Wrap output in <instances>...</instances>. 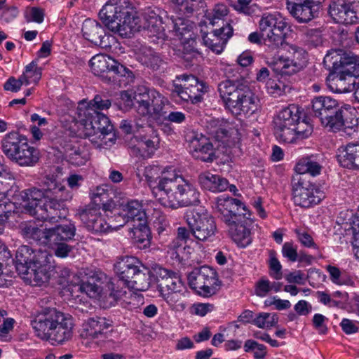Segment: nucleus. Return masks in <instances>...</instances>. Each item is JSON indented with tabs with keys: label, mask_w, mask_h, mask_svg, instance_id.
<instances>
[{
	"label": "nucleus",
	"mask_w": 359,
	"mask_h": 359,
	"mask_svg": "<svg viewBox=\"0 0 359 359\" xmlns=\"http://www.w3.org/2000/svg\"><path fill=\"white\" fill-rule=\"evenodd\" d=\"M99 17L109 31L122 38H130L141 27L154 35L160 34L164 29L162 18L155 10L148 9L144 13V22L142 25L140 15L135 8L111 1L104 4L99 12Z\"/></svg>",
	"instance_id": "f257e3e1"
},
{
	"label": "nucleus",
	"mask_w": 359,
	"mask_h": 359,
	"mask_svg": "<svg viewBox=\"0 0 359 359\" xmlns=\"http://www.w3.org/2000/svg\"><path fill=\"white\" fill-rule=\"evenodd\" d=\"M216 208L221 219L229 226V233L238 246L245 248L252 242L250 229L246 226L245 206L233 198H219Z\"/></svg>",
	"instance_id": "f03ea898"
},
{
	"label": "nucleus",
	"mask_w": 359,
	"mask_h": 359,
	"mask_svg": "<svg viewBox=\"0 0 359 359\" xmlns=\"http://www.w3.org/2000/svg\"><path fill=\"white\" fill-rule=\"evenodd\" d=\"M218 91L226 107L235 116L252 114L257 109L258 98L243 78L220 82Z\"/></svg>",
	"instance_id": "7ed1b4c3"
},
{
	"label": "nucleus",
	"mask_w": 359,
	"mask_h": 359,
	"mask_svg": "<svg viewBox=\"0 0 359 359\" xmlns=\"http://www.w3.org/2000/svg\"><path fill=\"white\" fill-rule=\"evenodd\" d=\"M90 69L95 76L114 88L121 87L135 79L133 72L107 55L97 54L89 61Z\"/></svg>",
	"instance_id": "20e7f679"
},
{
	"label": "nucleus",
	"mask_w": 359,
	"mask_h": 359,
	"mask_svg": "<svg viewBox=\"0 0 359 359\" xmlns=\"http://www.w3.org/2000/svg\"><path fill=\"white\" fill-rule=\"evenodd\" d=\"M114 270L119 280L131 290L146 291L150 287V269L135 257L119 258L114 264Z\"/></svg>",
	"instance_id": "39448f33"
},
{
	"label": "nucleus",
	"mask_w": 359,
	"mask_h": 359,
	"mask_svg": "<svg viewBox=\"0 0 359 359\" xmlns=\"http://www.w3.org/2000/svg\"><path fill=\"white\" fill-rule=\"evenodd\" d=\"M4 155L12 162L22 167L34 166L39 161V151L30 146L27 140L17 132H11L1 140Z\"/></svg>",
	"instance_id": "423d86ee"
},
{
	"label": "nucleus",
	"mask_w": 359,
	"mask_h": 359,
	"mask_svg": "<svg viewBox=\"0 0 359 359\" xmlns=\"http://www.w3.org/2000/svg\"><path fill=\"white\" fill-rule=\"evenodd\" d=\"M323 64L327 69L337 74L333 79L336 83L344 81L346 76L359 79V56L351 51L331 50L325 56Z\"/></svg>",
	"instance_id": "0eeeda50"
},
{
	"label": "nucleus",
	"mask_w": 359,
	"mask_h": 359,
	"mask_svg": "<svg viewBox=\"0 0 359 359\" xmlns=\"http://www.w3.org/2000/svg\"><path fill=\"white\" fill-rule=\"evenodd\" d=\"M188 181L181 175L175 172H167L162 175L157 185L153 187V194L159 203L172 209H176L177 200L183 193Z\"/></svg>",
	"instance_id": "6e6552de"
},
{
	"label": "nucleus",
	"mask_w": 359,
	"mask_h": 359,
	"mask_svg": "<svg viewBox=\"0 0 359 359\" xmlns=\"http://www.w3.org/2000/svg\"><path fill=\"white\" fill-rule=\"evenodd\" d=\"M187 278L190 287L203 297L215 294L220 285L216 271L205 265L195 268Z\"/></svg>",
	"instance_id": "1a4fd4ad"
},
{
	"label": "nucleus",
	"mask_w": 359,
	"mask_h": 359,
	"mask_svg": "<svg viewBox=\"0 0 359 359\" xmlns=\"http://www.w3.org/2000/svg\"><path fill=\"white\" fill-rule=\"evenodd\" d=\"M308 176L295 175L292 179V198L296 205L309 208L322 200V193Z\"/></svg>",
	"instance_id": "9d476101"
},
{
	"label": "nucleus",
	"mask_w": 359,
	"mask_h": 359,
	"mask_svg": "<svg viewBox=\"0 0 359 359\" xmlns=\"http://www.w3.org/2000/svg\"><path fill=\"white\" fill-rule=\"evenodd\" d=\"M259 27L264 38V45L277 48L285 44L287 23L280 18L272 14L264 15L259 21Z\"/></svg>",
	"instance_id": "9b49d317"
},
{
	"label": "nucleus",
	"mask_w": 359,
	"mask_h": 359,
	"mask_svg": "<svg viewBox=\"0 0 359 359\" xmlns=\"http://www.w3.org/2000/svg\"><path fill=\"white\" fill-rule=\"evenodd\" d=\"M187 222L191 235L200 241L210 240L217 232L215 219L207 212L192 211L187 215Z\"/></svg>",
	"instance_id": "f8f14e48"
},
{
	"label": "nucleus",
	"mask_w": 359,
	"mask_h": 359,
	"mask_svg": "<svg viewBox=\"0 0 359 359\" xmlns=\"http://www.w3.org/2000/svg\"><path fill=\"white\" fill-rule=\"evenodd\" d=\"M134 99L138 104L137 112L141 116H149L158 120L165 114L163 97L155 90L146 89L143 93H135Z\"/></svg>",
	"instance_id": "ddd939ff"
},
{
	"label": "nucleus",
	"mask_w": 359,
	"mask_h": 359,
	"mask_svg": "<svg viewBox=\"0 0 359 359\" xmlns=\"http://www.w3.org/2000/svg\"><path fill=\"white\" fill-rule=\"evenodd\" d=\"M358 3L351 0H332L328 13L333 21L343 25H353L359 22L357 15Z\"/></svg>",
	"instance_id": "4468645a"
},
{
	"label": "nucleus",
	"mask_w": 359,
	"mask_h": 359,
	"mask_svg": "<svg viewBox=\"0 0 359 359\" xmlns=\"http://www.w3.org/2000/svg\"><path fill=\"white\" fill-rule=\"evenodd\" d=\"M59 320H62V312L55 308H43L39 311L31 321V325L36 335L41 339H48L47 335L55 327Z\"/></svg>",
	"instance_id": "2eb2a0df"
},
{
	"label": "nucleus",
	"mask_w": 359,
	"mask_h": 359,
	"mask_svg": "<svg viewBox=\"0 0 359 359\" xmlns=\"http://www.w3.org/2000/svg\"><path fill=\"white\" fill-rule=\"evenodd\" d=\"M149 280L150 284L152 282L157 284L161 294L170 290H179L180 287H184L183 282L176 272L159 265L150 269Z\"/></svg>",
	"instance_id": "dca6fc26"
},
{
	"label": "nucleus",
	"mask_w": 359,
	"mask_h": 359,
	"mask_svg": "<svg viewBox=\"0 0 359 359\" xmlns=\"http://www.w3.org/2000/svg\"><path fill=\"white\" fill-rule=\"evenodd\" d=\"M46 250H34L28 245H22L16 251L15 268L19 274L27 273L31 266L43 264L47 257Z\"/></svg>",
	"instance_id": "f3484780"
},
{
	"label": "nucleus",
	"mask_w": 359,
	"mask_h": 359,
	"mask_svg": "<svg viewBox=\"0 0 359 359\" xmlns=\"http://www.w3.org/2000/svg\"><path fill=\"white\" fill-rule=\"evenodd\" d=\"M289 55L282 61L276 69L281 75H292L303 69L307 62V53L302 48L290 45L287 50Z\"/></svg>",
	"instance_id": "a211bd4d"
},
{
	"label": "nucleus",
	"mask_w": 359,
	"mask_h": 359,
	"mask_svg": "<svg viewBox=\"0 0 359 359\" xmlns=\"http://www.w3.org/2000/svg\"><path fill=\"white\" fill-rule=\"evenodd\" d=\"M76 215L90 231L102 233L109 230L106 221L101 217L100 207L97 204L89 203L79 208Z\"/></svg>",
	"instance_id": "6ab92c4d"
},
{
	"label": "nucleus",
	"mask_w": 359,
	"mask_h": 359,
	"mask_svg": "<svg viewBox=\"0 0 359 359\" xmlns=\"http://www.w3.org/2000/svg\"><path fill=\"white\" fill-rule=\"evenodd\" d=\"M77 110L80 118H86L97 126V128L101 131L102 139H106L107 136H111L108 140L111 141L113 140L114 137L113 126L110 124L109 119L107 116L93 109L90 104L85 105L84 102L79 103Z\"/></svg>",
	"instance_id": "aec40b11"
},
{
	"label": "nucleus",
	"mask_w": 359,
	"mask_h": 359,
	"mask_svg": "<svg viewBox=\"0 0 359 359\" xmlns=\"http://www.w3.org/2000/svg\"><path fill=\"white\" fill-rule=\"evenodd\" d=\"M178 79L184 81V91L182 92L181 99L191 104H198L203 101V95L208 91V86L191 74H183Z\"/></svg>",
	"instance_id": "412c9836"
},
{
	"label": "nucleus",
	"mask_w": 359,
	"mask_h": 359,
	"mask_svg": "<svg viewBox=\"0 0 359 359\" xmlns=\"http://www.w3.org/2000/svg\"><path fill=\"white\" fill-rule=\"evenodd\" d=\"M334 109L325 111V113L319 118L323 126L334 133L342 129L352 128L351 122L349 123L347 120L348 110L340 106V104Z\"/></svg>",
	"instance_id": "4be33fe9"
},
{
	"label": "nucleus",
	"mask_w": 359,
	"mask_h": 359,
	"mask_svg": "<svg viewBox=\"0 0 359 359\" xmlns=\"http://www.w3.org/2000/svg\"><path fill=\"white\" fill-rule=\"evenodd\" d=\"M83 37L101 48L110 46V36L105 32L104 28L96 20L86 19L82 25Z\"/></svg>",
	"instance_id": "5701e85b"
},
{
	"label": "nucleus",
	"mask_w": 359,
	"mask_h": 359,
	"mask_svg": "<svg viewBox=\"0 0 359 359\" xmlns=\"http://www.w3.org/2000/svg\"><path fill=\"white\" fill-rule=\"evenodd\" d=\"M233 31L231 25L226 23L210 34L204 33L203 34V43L212 52L219 54L223 51L224 46L226 43L227 40L232 36Z\"/></svg>",
	"instance_id": "b1692460"
},
{
	"label": "nucleus",
	"mask_w": 359,
	"mask_h": 359,
	"mask_svg": "<svg viewBox=\"0 0 359 359\" xmlns=\"http://www.w3.org/2000/svg\"><path fill=\"white\" fill-rule=\"evenodd\" d=\"M85 330L93 339H109L111 336L112 321L106 318L95 316L88 319Z\"/></svg>",
	"instance_id": "393cba45"
},
{
	"label": "nucleus",
	"mask_w": 359,
	"mask_h": 359,
	"mask_svg": "<svg viewBox=\"0 0 359 359\" xmlns=\"http://www.w3.org/2000/svg\"><path fill=\"white\" fill-rule=\"evenodd\" d=\"M50 258H52V256L47 253L46 262L31 266L27 273L22 274L24 276L23 278L29 280L34 285L40 286L48 283L53 272V268L50 264Z\"/></svg>",
	"instance_id": "a878e982"
},
{
	"label": "nucleus",
	"mask_w": 359,
	"mask_h": 359,
	"mask_svg": "<svg viewBox=\"0 0 359 359\" xmlns=\"http://www.w3.org/2000/svg\"><path fill=\"white\" fill-rule=\"evenodd\" d=\"M291 15L300 23H307L317 16L318 6L313 0L303 2H287Z\"/></svg>",
	"instance_id": "bb28decb"
},
{
	"label": "nucleus",
	"mask_w": 359,
	"mask_h": 359,
	"mask_svg": "<svg viewBox=\"0 0 359 359\" xmlns=\"http://www.w3.org/2000/svg\"><path fill=\"white\" fill-rule=\"evenodd\" d=\"M189 147L192 156L204 162H212L215 158L212 144L205 137L192 136Z\"/></svg>",
	"instance_id": "cd10ccee"
},
{
	"label": "nucleus",
	"mask_w": 359,
	"mask_h": 359,
	"mask_svg": "<svg viewBox=\"0 0 359 359\" xmlns=\"http://www.w3.org/2000/svg\"><path fill=\"white\" fill-rule=\"evenodd\" d=\"M22 206L25 212L32 216H34L38 208H40L44 200L49 197V195H46L43 190L36 187H32L22 191Z\"/></svg>",
	"instance_id": "c85d7f7f"
},
{
	"label": "nucleus",
	"mask_w": 359,
	"mask_h": 359,
	"mask_svg": "<svg viewBox=\"0 0 359 359\" xmlns=\"http://www.w3.org/2000/svg\"><path fill=\"white\" fill-rule=\"evenodd\" d=\"M62 320H59L55 325V327L50 332V334L48 335L46 341H50L53 344L54 343L62 344L70 339L72 337L74 323L72 318L62 313Z\"/></svg>",
	"instance_id": "c756f323"
},
{
	"label": "nucleus",
	"mask_w": 359,
	"mask_h": 359,
	"mask_svg": "<svg viewBox=\"0 0 359 359\" xmlns=\"http://www.w3.org/2000/svg\"><path fill=\"white\" fill-rule=\"evenodd\" d=\"M337 159L344 168L359 169V144L349 143L338 149Z\"/></svg>",
	"instance_id": "7c9ffc66"
},
{
	"label": "nucleus",
	"mask_w": 359,
	"mask_h": 359,
	"mask_svg": "<svg viewBox=\"0 0 359 359\" xmlns=\"http://www.w3.org/2000/svg\"><path fill=\"white\" fill-rule=\"evenodd\" d=\"M173 22L176 32L181 36L182 39L184 41L188 40V43H190V46H192V48L190 49V50H187V53H184V57L186 60H189V57H187L189 54H191L192 55L191 57H195L198 53L194 50V45L196 43V41L192 36L194 34L192 32L194 23L189 20L182 18H176L173 20Z\"/></svg>",
	"instance_id": "2f4dec72"
},
{
	"label": "nucleus",
	"mask_w": 359,
	"mask_h": 359,
	"mask_svg": "<svg viewBox=\"0 0 359 359\" xmlns=\"http://www.w3.org/2000/svg\"><path fill=\"white\" fill-rule=\"evenodd\" d=\"M21 235L42 244H50V228H40L36 224L23 222L19 225Z\"/></svg>",
	"instance_id": "473e14b6"
},
{
	"label": "nucleus",
	"mask_w": 359,
	"mask_h": 359,
	"mask_svg": "<svg viewBox=\"0 0 359 359\" xmlns=\"http://www.w3.org/2000/svg\"><path fill=\"white\" fill-rule=\"evenodd\" d=\"M198 182L203 189L213 192L224 191L226 190L229 187L227 180L209 172L200 174L198 176Z\"/></svg>",
	"instance_id": "72a5a7b5"
},
{
	"label": "nucleus",
	"mask_w": 359,
	"mask_h": 359,
	"mask_svg": "<svg viewBox=\"0 0 359 359\" xmlns=\"http://www.w3.org/2000/svg\"><path fill=\"white\" fill-rule=\"evenodd\" d=\"M104 278H105L104 274L93 272L91 276L87 278L86 280H82L79 289L90 297H95L102 291V284Z\"/></svg>",
	"instance_id": "f704fd0d"
},
{
	"label": "nucleus",
	"mask_w": 359,
	"mask_h": 359,
	"mask_svg": "<svg viewBox=\"0 0 359 359\" xmlns=\"http://www.w3.org/2000/svg\"><path fill=\"white\" fill-rule=\"evenodd\" d=\"M76 227L73 224L56 225L50 228V244L72 240L75 236Z\"/></svg>",
	"instance_id": "c9c22d12"
},
{
	"label": "nucleus",
	"mask_w": 359,
	"mask_h": 359,
	"mask_svg": "<svg viewBox=\"0 0 359 359\" xmlns=\"http://www.w3.org/2000/svg\"><path fill=\"white\" fill-rule=\"evenodd\" d=\"M65 155L68 161L76 166L84 165L89 159L87 149L83 146L78 144L68 145L65 149Z\"/></svg>",
	"instance_id": "e433bc0d"
},
{
	"label": "nucleus",
	"mask_w": 359,
	"mask_h": 359,
	"mask_svg": "<svg viewBox=\"0 0 359 359\" xmlns=\"http://www.w3.org/2000/svg\"><path fill=\"white\" fill-rule=\"evenodd\" d=\"M311 104L313 115L320 118L325 113V111L334 109V108L339 102L330 96H318L312 100Z\"/></svg>",
	"instance_id": "4c0bfd02"
},
{
	"label": "nucleus",
	"mask_w": 359,
	"mask_h": 359,
	"mask_svg": "<svg viewBox=\"0 0 359 359\" xmlns=\"http://www.w3.org/2000/svg\"><path fill=\"white\" fill-rule=\"evenodd\" d=\"M133 243L140 249H145L150 246L151 233L148 226L140 224L137 227L131 229Z\"/></svg>",
	"instance_id": "58836bf2"
},
{
	"label": "nucleus",
	"mask_w": 359,
	"mask_h": 359,
	"mask_svg": "<svg viewBox=\"0 0 359 359\" xmlns=\"http://www.w3.org/2000/svg\"><path fill=\"white\" fill-rule=\"evenodd\" d=\"M299 120H300L299 109L297 106L292 104L283 109L274 118L273 123L294 126Z\"/></svg>",
	"instance_id": "ea45409f"
},
{
	"label": "nucleus",
	"mask_w": 359,
	"mask_h": 359,
	"mask_svg": "<svg viewBox=\"0 0 359 359\" xmlns=\"http://www.w3.org/2000/svg\"><path fill=\"white\" fill-rule=\"evenodd\" d=\"M121 211L128 219L142 221L145 217L142 204L137 200L123 202L121 204Z\"/></svg>",
	"instance_id": "a19ab883"
},
{
	"label": "nucleus",
	"mask_w": 359,
	"mask_h": 359,
	"mask_svg": "<svg viewBox=\"0 0 359 359\" xmlns=\"http://www.w3.org/2000/svg\"><path fill=\"white\" fill-rule=\"evenodd\" d=\"M41 68L38 67L37 62L33 60L25 67V72L17 79L20 82V86L23 84L29 85L32 81L37 83L41 78Z\"/></svg>",
	"instance_id": "79ce46f5"
},
{
	"label": "nucleus",
	"mask_w": 359,
	"mask_h": 359,
	"mask_svg": "<svg viewBox=\"0 0 359 359\" xmlns=\"http://www.w3.org/2000/svg\"><path fill=\"white\" fill-rule=\"evenodd\" d=\"M142 65L154 72H163L166 67V62L159 54L153 51L144 53L141 57Z\"/></svg>",
	"instance_id": "37998d69"
},
{
	"label": "nucleus",
	"mask_w": 359,
	"mask_h": 359,
	"mask_svg": "<svg viewBox=\"0 0 359 359\" xmlns=\"http://www.w3.org/2000/svg\"><path fill=\"white\" fill-rule=\"evenodd\" d=\"M295 170L297 172L296 175L308 176L306 174H310L312 176H316L320 174L321 166L318 163L313 161L311 157H306L299 161Z\"/></svg>",
	"instance_id": "c03bdc74"
},
{
	"label": "nucleus",
	"mask_w": 359,
	"mask_h": 359,
	"mask_svg": "<svg viewBox=\"0 0 359 359\" xmlns=\"http://www.w3.org/2000/svg\"><path fill=\"white\" fill-rule=\"evenodd\" d=\"M176 208L179 207L196 205L200 203L199 192L188 182L183 193L177 200Z\"/></svg>",
	"instance_id": "a18cd8bd"
},
{
	"label": "nucleus",
	"mask_w": 359,
	"mask_h": 359,
	"mask_svg": "<svg viewBox=\"0 0 359 359\" xmlns=\"http://www.w3.org/2000/svg\"><path fill=\"white\" fill-rule=\"evenodd\" d=\"M43 185L46 187L43 192L46 195L62 198L65 187L61 184L54 176H46L43 182Z\"/></svg>",
	"instance_id": "49530a36"
},
{
	"label": "nucleus",
	"mask_w": 359,
	"mask_h": 359,
	"mask_svg": "<svg viewBox=\"0 0 359 359\" xmlns=\"http://www.w3.org/2000/svg\"><path fill=\"white\" fill-rule=\"evenodd\" d=\"M273 131L276 138L281 142L293 143L295 141L294 126L273 123Z\"/></svg>",
	"instance_id": "de8ad7c7"
},
{
	"label": "nucleus",
	"mask_w": 359,
	"mask_h": 359,
	"mask_svg": "<svg viewBox=\"0 0 359 359\" xmlns=\"http://www.w3.org/2000/svg\"><path fill=\"white\" fill-rule=\"evenodd\" d=\"M16 188L14 177L5 170L0 171V194L3 201Z\"/></svg>",
	"instance_id": "09e8293b"
},
{
	"label": "nucleus",
	"mask_w": 359,
	"mask_h": 359,
	"mask_svg": "<svg viewBox=\"0 0 359 359\" xmlns=\"http://www.w3.org/2000/svg\"><path fill=\"white\" fill-rule=\"evenodd\" d=\"M81 124L83 126L82 133L85 137H88L92 142L97 143L98 140L103 141L101 131L95 126L92 121L86 118L81 117Z\"/></svg>",
	"instance_id": "8fccbe9b"
},
{
	"label": "nucleus",
	"mask_w": 359,
	"mask_h": 359,
	"mask_svg": "<svg viewBox=\"0 0 359 359\" xmlns=\"http://www.w3.org/2000/svg\"><path fill=\"white\" fill-rule=\"evenodd\" d=\"M50 205V200L45 199L41 207L36 209L38 211L34 217L39 220L53 221L55 219L57 215H55V212L53 211Z\"/></svg>",
	"instance_id": "3c124183"
},
{
	"label": "nucleus",
	"mask_w": 359,
	"mask_h": 359,
	"mask_svg": "<svg viewBox=\"0 0 359 359\" xmlns=\"http://www.w3.org/2000/svg\"><path fill=\"white\" fill-rule=\"evenodd\" d=\"M269 274L276 280H280L283 277L282 266L276 257V252L273 250L269 251Z\"/></svg>",
	"instance_id": "603ef678"
},
{
	"label": "nucleus",
	"mask_w": 359,
	"mask_h": 359,
	"mask_svg": "<svg viewBox=\"0 0 359 359\" xmlns=\"http://www.w3.org/2000/svg\"><path fill=\"white\" fill-rule=\"evenodd\" d=\"M184 287H180L179 290H170L161 294L170 306H182V302L184 297Z\"/></svg>",
	"instance_id": "864d4df0"
},
{
	"label": "nucleus",
	"mask_w": 359,
	"mask_h": 359,
	"mask_svg": "<svg viewBox=\"0 0 359 359\" xmlns=\"http://www.w3.org/2000/svg\"><path fill=\"white\" fill-rule=\"evenodd\" d=\"M295 140L309 137L313 133V126L305 120L298 121L294 123Z\"/></svg>",
	"instance_id": "5fc2aeb1"
},
{
	"label": "nucleus",
	"mask_w": 359,
	"mask_h": 359,
	"mask_svg": "<svg viewBox=\"0 0 359 359\" xmlns=\"http://www.w3.org/2000/svg\"><path fill=\"white\" fill-rule=\"evenodd\" d=\"M81 102H84L85 105L90 104V106L95 110L107 109L111 105V100L105 95H96L90 102L86 103L85 101H81Z\"/></svg>",
	"instance_id": "6e6d98bb"
},
{
	"label": "nucleus",
	"mask_w": 359,
	"mask_h": 359,
	"mask_svg": "<svg viewBox=\"0 0 359 359\" xmlns=\"http://www.w3.org/2000/svg\"><path fill=\"white\" fill-rule=\"evenodd\" d=\"M46 199L50 200V205H51L53 211L55 212V215H57V218H61V210H65L64 208V201L66 200V196L63 195V197L60 198L58 197L49 196V197L46 198Z\"/></svg>",
	"instance_id": "4d7b16f0"
},
{
	"label": "nucleus",
	"mask_w": 359,
	"mask_h": 359,
	"mask_svg": "<svg viewBox=\"0 0 359 359\" xmlns=\"http://www.w3.org/2000/svg\"><path fill=\"white\" fill-rule=\"evenodd\" d=\"M91 198L93 202L90 203L97 204L100 207V203L107 201V198H109V190L104 187H97L92 194Z\"/></svg>",
	"instance_id": "13d9d810"
},
{
	"label": "nucleus",
	"mask_w": 359,
	"mask_h": 359,
	"mask_svg": "<svg viewBox=\"0 0 359 359\" xmlns=\"http://www.w3.org/2000/svg\"><path fill=\"white\" fill-rule=\"evenodd\" d=\"M161 173V168L158 165H149L145 168L144 175L145 176L147 181L151 187V183L156 182L158 179L160 180L162 177V176L160 177L159 175Z\"/></svg>",
	"instance_id": "bf43d9fd"
},
{
	"label": "nucleus",
	"mask_w": 359,
	"mask_h": 359,
	"mask_svg": "<svg viewBox=\"0 0 359 359\" xmlns=\"http://www.w3.org/2000/svg\"><path fill=\"white\" fill-rule=\"evenodd\" d=\"M129 219L126 216H124L123 212L120 213L114 214V217L109 219L108 222H106V224L109 226V229H116L118 227L123 226L125 225Z\"/></svg>",
	"instance_id": "052dcab7"
},
{
	"label": "nucleus",
	"mask_w": 359,
	"mask_h": 359,
	"mask_svg": "<svg viewBox=\"0 0 359 359\" xmlns=\"http://www.w3.org/2000/svg\"><path fill=\"white\" fill-rule=\"evenodd\" d=\"M306 36L308 43L313 47H317L323 43L321 32L318 29L308 30Z\"/></svg>",
	"instance_id": "680f3d73"
},
{
	"label": "nucleus",
	"mask_w": 359,
	"mask_h": 359,
	"mask_svg": "<svg viewBox=\"0 0 359 359\" xmlns=\"http://www.w3.org/2000/svg\"><path fill=\"white\" fill-rule=\"evenodd\" d=\"M271 290V287L269 280L261 278L256 283L255 292L257 296L264 297Z\"/></svg>",
	"instance_id": "e2e57ef3"
},
{
	"label": "nucleus",
	"mask_w": 359,
	"mask_h": 359,
	"mask_svg": "<svg viewBox=\"0 0 359 359\" xmlns=\"http://www.w3.org/2000/svg\"><path fill=\"white\" fill-rule=\"evenodd\" d=\"M282 252L283 255L291 262H295L298 259L297 248H294L292 243H285L283 245Z\"/></svg>",
	"instance_id": "0e129e2a"
},
{
	"label": "nucleus",
	"mask_w": 359,
	"mask_h": 359,
	"mask_svg": "<svg viewBox=\"0 0 359 359\" xmlns=\"http://www.w3.org/2000/svg\"><path fill=\"white\" fill-rule=\"evenodd\" d=\"M214 13L212 18H210V23L214 25L217 23L216 20H220L222 17L226 16L228 13V9L224 4H218L213 10Z\"/></svg>",
	"instance_id": "69168bd1"
},
{
	"label": "nucleus",
	"mask_w": 359,
	"mask_h": 359,
	"mask_svg": "<svg viewBox=\"0 0 359 359\" xmlns=\"http://www.w3.org/2000/svg\"><path fill=\"white\" fill-rule=\"evenodd\" d=\"M327 318L322 314H315L312 322L314 327L318 330L320 334H325L327 332V327L324 324Z\"/></svg>",
	"instance_id": "338daca9"
},
{
	"label": "nucleus",
	"mask_w": 359,
	"mask_h": 359,
	"mask_svg": "<svg viewBox=\"0 0 359 359\" xmlns=\"http://www.w3.org/2000/svg\"><path fill=\"white\" fill-rule=\"evenodd\" d=\"M31 18L25 16L27 21H34L37 23H41L44 18V10L39 7H31L30 8Z\"/></svg>",
	"instance_id": "774afa93"
}]
</instances>
